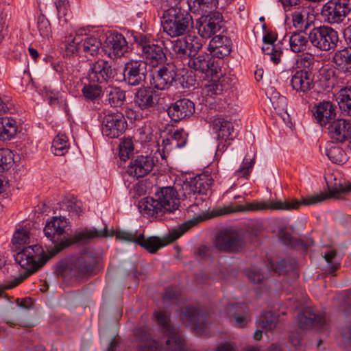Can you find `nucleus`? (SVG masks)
I'll list each match as a JSON object with an SVG mask.
<instances>
[{
    "label": "nucleus",
    "instance_id": "nucleus-27",
    "mask_svg": "<svg viewBox=\"0 0 351 351\" xmlns=\"http://www.w3.org/2000/svg\"><path fill=\"white\" fill-rule=\"evenodd\" d=\"M107 48L109 55L114 58L122 56L128 50V43L121 34H111L107 38Z\"/></svg>",
    "mask_w": 351,
    "mask_h": 351
},
{
    "label": "nucleus",
    "instance_id": "nucleus-7",
    "mask_svg": "<svg viewBox=\"0 0 351 351\" xmlns=\"http://www.w3.org/2000/svg\"><path fill=\"white\" fill-rule=\"evenodd\" d=\"M245 245V239L242 232L232 229L221 231L216 237L215 247L219 251L227 253L241 252Z\"/></svg>",
    "mask_w": 351,
    "mask_h": 351
},
{
    "label": "nucleus",
    "instance_id": "nucleus-37",
    "mask_svg": "<svg viewBox=\"0 0 351 351\" xmlns=\"http://www.w3.org/2000/svg\"><path fill=\"white\" fill-rule=\"evenodd\" d=\"M104 93L108 104L112 107L121 106L125 99V92L118 87L109 86L105 88Z\"/></svg>",
    "mask_w": 351,
    "mask_h": 351
},
{
    "label": "nucleus",
    "instance_id": "nucleus-6",
    "mask_svg": "<svg viewBox=\"0 0 351 351\" xmlns=\"http://www.w3.org/2000/svg\"><path fill=\"white\" fill-rule=\"evenodd\" d=\"M308 38L314 47L323 51L335 49L339 40L338 32L328 25L313 28L308 34Z\"/></svg>",
    "mask_w": 351,
    "mask_h": 351
},
{
    "label": "nucleus",
    "instance_id": "nucleus-45",
    "mask_svg": "<svg viewBox=\"0 0 351 351\" xmlns=\"http://www.w3.org/2000/svg\"><path fill=\"white\" fill-rule=\"evenodd\" d=\"M255 163V156L250 160L245 158L241 167L234 172V176L237 178H245L247 180L252 171Z\"/></svg>",
    "mask_w": 351,
    "mask_h": 351
},
{
    "label": "nucleus",
    "instance_id": "nucleus-18",
    "mask_svg": "<svg viewBox=\"0 0 351 351\" xmlns=\"http://www.w3.org/2000/svg\"><path fill=\"white\" fill-rule=\"evenodd\" d=\"M155 161L149 156H138L132 160L126 169L128 176L136 179L143 178L148 175L153 169Z\"/></svg>",
    "mask_w": 351,
    "mask_h": 351
},
{
    "label": "nucleus",
    "instance_id": "nucleus-23",
    "mask_svg": "<svg viewBox=\"0 0 351 351\" xmlns=\"http://www.w3.org/2000/svg\"><path fill=\"white\" fill-rule=\"evenodd\" d=\"M313 115L321 125H325L335 120V106L330 101H323L314 108Z\"/></svg>",
    "mask_w": 351,
    "mask_h": 351
},
{
    "label": "nucleus",
    "instance_id": "nucleus-57",
    "mask_svg": "<svg viewBox=\"0 0 351 351\" xmlns=\"http://www.w3.org/2000/svg\"><path fill=\"white\" fill-rule=\"evenodd\" d=\"M23 277H16L13 280L5 282L0 286V298L3 297L5 290L12 289L23 282Z\"/></svg>",
    "mask_w": 351,
    "mask_h": 351
},
{
    "label": "nucleus",
    "instance_id": "nucleus-3",
    "mask_svg": "<svg viewBox=\"0 0 351 351\" xmlns=\"http://www.w3.org/2000/svg\"><path fill=\"white\" fill-rule=\"evenodd\" d=\"M180 200L178 193L173 187H163L153 197H146L139 202L141 211L152 217H160L166 213L178 208Z\"/></svg>",
    "mask_w": 351,
    "mask_h": 351
},
{
    "label": "nucleus",
    "instance_id": "nucleus-36",
    "mask_svg": "<svg viewBox=\"0 0 351 351\" xmlns=\"http://www.w3.org/2000/svg\"><path fill=\"white\" fill-rule=\"evenodd\" d=\"M336 99L342 112L351 116V86L341 88Z\"/></svg>",
    "mask_w": 351,
    "mask_h": 351
},
{
    "label": "nucleus",
    "instance_id": "nucleus-20",
    "mask_svg": "<svg viewBox=\"0 0 351 351\" xmlns=\"http://www.w3.org/2000/svg\"><path fill=\"white\" fill-rule=\"evenodd\" d=\"M328 130L332 140L343 143L351 138V121L345 119L333 120Z\"/></svg>",
    "mask_w": 351,
    "mask_h": 351
},
{
    "label": "nucleus",
    "instance_id": "nucleus-14",
    "mask_svg": "<svg viewBox=\"0 0 351 351\" xmlns=\"http://www.w3.org/2000/svg\"><path fill=\"white\" fill-rule=\"evenodd\" d=\"M195 56L190 57L188 61L189 68L201 73H204L208 77L217 78L219 77L218 73L221 69L218 61H215L208 54Z\"/></svg>",
    "mask_w": 351,
    "mask_h": 351
},
{
    "label": "nucleus",
    "instance_id": "nucleus-28",
    "mask_svg": "<svg viewBox=\"0 0 351 351\" xmlns=\"http://www.w3.org/2000/svg\"><path fill=\"white\" fill-rule=\"evenodd\" d=\"M112 232L110 233L108 232L106 226L101 230H97L95 228H85L83 230L76 233L72 238V241L71 242L80 244H86L93 239L112 237Z\"/></svg>",
    "mask_w": 351,
    "mask_h": 351
},
{
    "label": "nucleus",
    "instance_id": "nucleus-11",
    "mask_svg": "<svg viewBox=\"0 0 351 351\" xmlns=\"http://www.w3.org/2000/svg\"><path fill=\"white\" fill-rule=\"evenodd\" d=\"M127 128V122L124 116L119 112L106 114L101 123L103 135L114 138H118Z\"/></svg>",
    "mask_w": 351,
    "mask_h": 351
},
{
    "label": "nucleus",
    "instance_id": "nucleus-9",
    "mask_svg": "<svg viewBox=\"0 0 351 351\" xmlns=\"http://www.w3.org/2000/svg\"><path fill=\"white\" fill-rule=\"evenodd\" d=\"M43 250L38 245H32L24 247L15 256L16 262L26 270L23 275L18 277H23V281L40 267L38 261Z\"/></svg>",
    "mask_w": 351,
    "mask_h": 351
},
{
    "label": "nucleus",
    "instance_id": "nucleus-35",
    "mask_svg": "<svg viewBox=\"0 0 351 351\" xmlns=\"http://www.w3.org/2000/svg\"><path fill=\"white\" fill-rule=\"evenodd\" d=\"M298 323L300 328L307 329L312 326L321 327L324 326L326 319L324 317L315 314H310L309 316L301 313L298 316Z\"/></svg>",
    "mask_w": 351,
    "mask_h": 351
},
{
    "label": "nucleus",
    "instance_id": "nucleus-30",
    "mask_svg": "<svg viewBox=\"0 0 351 351\" xmlns=\"http://www.w3.org/2000/svg\"><path fill=\"white\" fill-rule=\"evenodd\" d=\"M18 131V125L15 119L5 117L0 118V140L7 141L13 138Z\"/></svg>",
    "mask_w": 351,
    "mask_h": 351
},
{
    "label": "nucleus",
    "instance_id": "nucleus-4",
    "mask_svg": "<svg viewBox=\"0 0 351 351\" xmlns=\"http://www.w3.org/2000/svg\"><path fill=\"white\" fill-rule=\"evenodd\" d=\"M161 18L163 31L171 37L184 34L193 23L191 16L178 8L164 10Z\"/></svg>",
    "mask_w": 351,
    "mask_h": 351
},
{
    "label": "nucleus",
    "instance_id": "nucleus-10",
    "mask_svg": "<svg viewBox=\"0 0 351 351\" xmlns=\"http://www.w3.org/2000/svg\"><path fill=\"white\" fill-rule=\"evenodd\" d=\"M177 71L173 64H166L158 69L152 71L150 84L154 88L165 90L169 89L176 82Z\"/></svg>",
    "mask_w": 351,
    "mask_h": 351
},
{
    "label": "nucleus",
    "instance_id": "nucleus-32",
    "mask_svg": "<svg viewBox=\"0 0 351 351\" xmlns=\"http://www.w3.org/2000/svg\"><path fill=\"white\" fill-rule=\"evenodd\" d=\"M218 0H188V5L191 12L197 14H204L211 12L215 8Z\"/></svg>",
    "mask_w": 351,
    "mask_h": 351
},
{
    "label": "nucleus",
    "instance_id": "nucleus-16",
    "mask_svg": "<svg viewBox=\"0 0 351 351\" xmlns=\"http://www.w3.org/2000/svg\"><path fill=\"white\" fill-rule=\"evenodd\" d=\"M171 44L172 52L180 58L193 56L202 47L199 39L191 35L171 41Z\"/></svg>",
    "mask_w": 351,
    "mask_h": 351
},
{
    "label": "nucleus",
    "instance_id": "nucleus-38",
    "mask_svg": "<svg viewBox=\"0 0 351 351\" xmlns=\"http://www.w3.org/2000/svg\"><path fill=\"white\" fill-rule=\"evenodd\" d=\"M101 46V41L95 37H88L83 39L82 51L86 57L94 56L97 54Z\"/></svg>",
    "mask_w": 351,
    "mask_h": 351
},
{
    "label": "nucleus",
    "instance_id": "nucleus-8",
    "mask_svg": "<svg viewBox=\"0 0 351 351\" xmlns=\"http://www.w3.org/2000/svg\"><path fill=\"white\" fill-rule=\"evenodd\" d=\"M350 11L349 0H330L323 5L321 16L326 23L339 25L346 20Z\"/></svg>",
    "mask_w": 351,
    "mask_h": 351
},
{
    "label": "nucleus",
    "instance_id": "nucleus-52",
    "mask_svg": "<svg viewBox=\"0 0 351 351\" xmlns=\"http://www.w3.org/2000/svg\"><path fill=\"white\" fill-rule=\"evenodd\" d=\"M271 104L276 112L282 117V114L287 113V99L283 96H279L276 99L271 100Z\"/></svg>",
    "mask_w": 351,
    "mask_h": 351
},
{
    "label": "nucleus",
    "instance_id": "nucleus-41",
    "mask_svg": "<svg viewBox=\"0 0 351 351\" xmlns=\"http://www.w3.org/2000/svg\"><path fill=\"white\" fill-rule=\"evenodd\" d=\"M29 239V232L26 227L21 226L14 233L12 243L16 249H19L25 245Z\"/></svg>",
    "mask_w": 351,
    "mask_h": 351
},
{
    "label": "nucleus",
    "instance_id": "nucleus-31",
    "mask_svg": "<svg viewBox=\"0 0 351 351\" xmlns=\"http://www.w3.org/2000/svg\"><path fill=\"white\" fill-rule=\"evenodd\" d=\"M332 62L339 69L351 73V47L337 51L332 56Z\"/></svg>",
    "mask_w": 351,
    "mask_h": 351
},
{
    "label": "nucleus",
    "instance_id": "nucleus-21",
    "mask_svg": "<svg viewBox=\"0 0 351 351\" xmlns=\"http://www.w3.org/2000/svg\"><path fill=\"white\" fill-rule=\"evenodd\" d=\"M213 128L217 135L218 141H219L217 152H223L225 147H226V144L223 143V141L226 142L233 138L232 136L234 130L233 124L223 118L218 117L214 119Z\"/></svg>",
    "mask_w": 351,
    "mask_h": 351
},
{
    "label": "nucleus",
    "instance_id": "nucleus-1",
    "mask_svg": "<svg viewBox=\"0 0 351 351\" xmlns=\"http://www.w3.org/2000/svg\"><path fill=\"white\" fill-rule=\"evenodd\" d=\"M155 316L163 337L156 341L149 328L139 327L134 335L138 351H187L185 341L178 329L169 324V317L164 312H156Z\"/></svg>",
    "mask_w": 351,
    "mask_h": 351
},
{
    "label": "nucleus",
    "instance_id": "nucleus-5",
    "mask_svg": "<svg viewBox=\"0 0 351 351\" xmlns=\"http://www.w3.org/2000/svg\"><path fill=\"white\" fill-rule=\"evenodd\" d=\"M69 229V223L64 217H52L44 228L45 235L52 241L53 247L49 250L51 256H53L71 242L66 239V230Z\"/></svg>",
    "mask_w": 351,
    "mask_h": 351
},
{
    "label": "nucleus",
    "instance_id": "nucleus-33",
    "mask_svg": "<svg viewBox=\"0 0 351 351\" xmlns=\"http://www.w3.org/2000/svg\"><path fill=\"white\" fill-rule=\"evenodd\" d=\"M309 39L303 32H295L289 37V46L294 53L304 52L307 49Z\"/></svg>",
    "mask_w": 351,
    "mask_h": 351
},
{
    "label": "nucleus",
    "instance_id": "nucleus-64",
    "mask_svg": "<svg viewBox=\"0 0 351 351\" xmlns=\"http://www.w3.org/2000/svg\"><path fill=\"white\" fill-rule=\"evenodd\" d=\"M342 338L345 343H351V326H346L343 329Z\"/></svg>",
    "mask_w": 351,
    "mask_h": 351
},
{
    "label": "nucleus",
    "instance_id": "nucleus-34",
    "mask_svg": "<svg viewBox=\"0 0 351 351\" xmlns=\"http://www.w3.org/2000/svg\"><path fill=\"white\" fill-rule=\"evenodd\" d=\"M82 36L76 33L66 36L64 43L66 55L73 56L82 51Z\"/></svg>",
    "mask_w": 351,
    "mask_h": 351
},
{
    "label": "nucleus",
    "instance_id": "nucleus-2",
    "mask_svg": "<svg viewBox=\"0 0 351 351\" xmlns=\"http://www.w3.org/2000/svg\"><path fill=\"white\" fill-rule=\"evenodd\" d=\"M205 219H206V217L204 215H199L189 219L172 230L168 237L163 238L158 237H145L143 234L137 236L136 234L124 231L117 232L116 238L125 241L136 243L149 252L154 254L159 249L178 239L192 227Z\"/></svg>",
    "mask_w": 351,
    "mask_h": 351
},
{
    "label": "nucleus",
    "instance_id": "nucleus-56",
    "mask_svg": "<svg viewBox=\"0 0 351 351\" xmlns=\"http://www.w3.org/2000/svg\"><path fill=\"white\" fill-rule=\"evenodd\" d=\"M135 42L141 46L142 53L144 51L145 47L147 46H152V44H154L152 42V38L149 35L138 34L134 36Z\"/></svg>",
    "mask_w": 351,
    "mask_h": 351
},
{
    "label": "nucleus",
    "instance_id": "nucleus-55",
    "mask_svg": "<svg viewBox=\"0 0 351 351\" xmlns=\"http://www.w3.org/2000/svg\"><path fill=\"white\" fill-rule=\"evenodd\" d=\"M205 90L206 95L211 97L220 95L223 91L222 86L216 82H212L207 85L205 88Z\"/></svg>",
    "mask_w": 351,
    "mask_h": 351
},
{
    "label": "nucleus",
    "instance_id": "nucleus-49",
    "mask_svg": "<svg viewBox=\"0 0 351 351\" xmlns=\"http://www.w3.org/2000/svg\"><path fill=\"white\" fill-rule=\"evenodd\" d=\"M83 96L88 100H95L98 98L102 92L101 87L95 83L85 85L82 90Z\"/></svg>",
    "mask_w": 351,
    "mask_h": 351
},
{
    "label": "nucleus",
    "instance_id": "nucleus-19",
    "mask_svg": "<svg viewBox=\"0 0 351 351\" xmlns=\"http://www.w3.org/2000/svg\"><path fill=\"white\" fill-rule=\"evenodd\" d=\"M195 112V104L189 99L182 98L172 104L167 109V113L171 120L180 121L190 117Z\"/></svg>",
    "mask_w": 351,
    "mask_h": 351
},
{
    "label": "nucleus",
    "instance_id": "nucleus-53",
    "mask_svg": "<svg viewBox=\"0 0 351 351\" xmlns=\"http://www.w3.org/2000/svg\"><path fill=\"white\" fill-rule=\"evenodd\" d=\"M336 255L337 252L335 250H330L326 253L324 256L326 261L329 264L328 273L330 274H332L339 266V263L332 262V259L336 256Z\"/></svg>",
    "mask_w": 351,
    "mask_h": 351
},
{
    "label": "nucleus",
    "instance_id": "nucleus-42",
    "mask_svg": "<svg viewBox=\"0 0 351 351\" xmlns=\"http://www.w3.org/2000/svg\"><path fill=\"white\" fill-rule=\"evenodd\" d=\"M54 3L60 21L67 23L71 16L69 2L67 0H56Z\"/></svg>",
    "mask_w": 351,
    "mask_h": 351
},
{
    "label": "nucleus",
    "instance_id": "nucleus-63",
    "mask_svg": "<svg viewBox=\"0 0 351 351\" xmlns=\"http://www.w3.org/2000/svg\"><path fill=\"white\" fill-rule=\"evenodd\" d=\"M278 237H279V239L280 240V241L284 245H292L293 237L289 232H287L283 230H281L279 232Z\"/></svg>",
    "mask_w": 351,
    "mask_h": 351
},
{
    "label": "nucleus",
    "instance_id": "nucleus-39",
    "mask_svg": "<svg viewBox=\"0 0 351 351\" xmlns=\"http://www.w3.org/2000/svg\"><path fill=\"white\" fill-rule=\"evenodd\" d=\"M326 155L333 163H343L346 160V154L339 146L329 144L326 148Z\"/></svg>",
    "mask_w": 351,
    "mask_h": 351
},
{
    "label": "nucleus",
    "instance_id": "nucleus-24",
    "mask_svg": "<svg viewBox=\"0 0 351 351\" xmlns=\"http://www.w3.org/2000/svg\"><path fill=\"white\" fill-rule=\"evenodd\" d=\"M291 85L297 92H308L314 86L312 73L308 71H297L291 77Z\"/></svg>",
    "mask_w": 351,
    "mask_h": 351
},
{
    "label": "nucleus",
    "instance_id": "nucleus-44",
    "mask_svg": "<svg viewBox=\"0 0 351 351\" xmlns=\"http://www.w3.org/2000/svg\"><path fill=\"white\" fill-rule=\"evenodd\" d=\"M277 323L278 317L271 311L263 313L258 319L259 326L269 330L274 329Z\"/></svg>",
    "mask_w": 351,
    "mask_h": 351
},
{
    "label": "nucleus",
    "instance_id": "nucleus-15",
    "mask_svg": "<svg viewBox=\"0 0 351 351\" xmlns=\"http://www.w3.org/2000/svg\"><path fill=\"white\" fill-rule=\"evenodd\" d=\"M147 76V63L141 60H130L123 69V79L130 86H143Z\"/></svg>",
    "mask_w": 351,
    "mask_h": 351
},
{
    "label": "nucleus",
    "instance_id": "nucleus-47",
    "mask_svg": "<svg viewBox=\"0 0 351 351\" xmlns=\"http://www.w3.org/2000/svg\"><path fill=\"white\" fill-rule=\"evenodd\" d=\"M241 308H242V306L239 304H230L227 306L226 311L228 316L234 318L236 326L242 328L247 324V319L246 317L237 315L236 311Z\"/></svg>",
    "mask_w": 351,
    "mask_h": 351
},
{
    "label": "nucleus",
    "instance_id": "nucleus-59",
    "mask_svg": "<svg viewBox=\"0 0 351 351\" xmlns=\"http://www.w3.org/2000/svg\"><path fill=\"white\" fill-rule=\"evenodd\" d=\"M230 51L231 48L228 43L210 51V53H213V55L218 58H223V57L228 56Z\"/></svg>",
    "mask_w": 351,
    "mask_h": 351
},
{
    "label": "nucleus",
    "instance_id": "nucleus-54",
    "mask_svg": "<svg viewBox=\"0 0 351 351\" xmlns=\"http://www.w3.org/2000/svg\"><path fill=\"white\" fill-rule=\"evenodd\" d=\"M227 37L223 36H216L212 38L208 45V49L210 51L217 49L218 47L228 43Z\"/></svg>",
    "mask_w": 351,
    "mask_h": 351
},
{
    "label": "nucleus",
    "instance_id": "nucleus-25",
    "mask_svg": "<svg viewBox=\"0 0 351 351\" xmlns=\"http://www.w3.org/2000/svg\"><path fill=\"white\" fill-rule=\"evenodd\" d=\"M142 56L145 60L144 62L153 67L162 64L167 60L162 47L157 44L145 47Z\"/></svg>",
    "mask_w": 351,
    "mask_h": 351
},
{
    "label": "nucleus",
    "instance_id": "nucleus-17",
    "mask_svg": "<svg viewBox=\"0 0 351 351\" xmlns=\"http://www.w3.org/2000/svg\"><path fill=\"white\" fill-rule=\"evenodd\" d=\"M115 74V70L112 68L108 61L98 60L92 64L88 73V78L90 83L101 84L113 78Z\"/></svg>",
    "mask_w": 351,
    "mask_h": 351
},
{
    "label": "nucleus",
    "instance_id": "nucleus-62",
    "mask_svg": "<svg viewBox=\"0 0 351 351\" xmlns=\"http://www.w3.org/2000/svg\"><path fill=\"white\" fill-rule=\"evenodd\" d=\"M293 26L296 28H301L304 22V15L301 12L295 11L292 14Z\"/></svg>",
    "mask_w": 351,
    "mask_h": 351
},
{
    "label": "nucleus",
    "instance_id": "nucleus-12",
    "mask_svg": "<svg viewBox=\"0 0 351 351\" xmlns=\"http://www.w3.org/2000/svg\"><path fill=\"white\" fill-rule=\"evenodd\" d=\"M198 34L204 38H209L219 32L223 26V16L219 12L202 14L197 21Z\"/></svg>",
    "mask_w": 351,
    "mask_h": 351
},
{
    "label": "nucleus",
    "instance_id": "nucleus-13",
    "mask_svg": "<svg viewBox=\"0 0 351 351\" xmlns=\"http://www.w3.org/2000/svg\"><path fill=\"white\" fill-rule=\"evenodd\" d=\"M97 258L93 252H85L72 261L70 269L72 274L82 278L94 274Z\"/></svg>",
    "mask_w": 351,
    "mask_h": 351
},
{
    "label": "nucleus",
    "instance_id": "nucleus-50",
    "mask_svg": "<svg viewBox=\"0 0 351 351\" xmlns=\"http://www.w3.org/2000/svg\"><path fill=\"white\" fill-rule=\"evenodd\" d=\"M186 137L187 134L184 131V130H177L169 137L170 143H171L172 146L174 147H183L186 143Z\"/></svg>",
    "mask_w": 351,
    "mask_h": 351
},
{
    "label": "nucleus",
    "instance_id": "nucleus-22",
    "mask_svg": "<svg viewBox=\"0 0 351 351\" xmlns=\"http://www.w3.org/2000/svg\"><path fill=\"white\" fill-rule=\"evenodd\" d=\"M182 317L186 322L191 324L198 332H204L206 316L199 308L186 306L182 311Z\"/></svg>",
    "mask_w": 351,
    "mask_h": 351
},
{
    "label": "nucleus",
    "instance_id": "nucleus-51",
    "mask_svg": "<svg viewBox=\"0 0 351 351\" xmlns=\"http://www.w3.org/2000/svg\"><path fill=\"white\" fill-rule=\"evenodd\" d=\"M37 28L41 36L48 37L51 32V25L44 14H40L37 19Z\"/></svg>",
    "mask_w": 351,
    "mask_h": 351
},
{
    "label": "nucleus",
    "instance_id": "nucleus-61",
    "mask_svg": "<svg viewBox=\"0 0 351 351\" xmlns=\"http://www.w3.org/2000/svg\"><path fill=\"white\" fill-rule=\"evenodd\" d=\"M247 278L253 283H261L264 276L258 270L250 269L247 272Z\"/></svg>",
    "mask_w": 351,
    "mask_h": 351
},
{
    "label": "nucleus",
    "instance_id": "nucleus-40",
    "mask_svg": "<svg viewBox=\"0 0 351 351\" xmlns=\"http://www.w3.org/2000/svg\"><path fill=\"white\" fill-rule=\"evenodd\" d=\"M68 138L64 134H58L52 142L51 150L56 156H64L69 150Z\"/></svg>",
    "mask_w": 351,
    "mask_h": 351
},
{
    "label": "nucleus",
    "instance_id": "nucleus-48",
    "mask_svg": "<svg viewBox=\"0 0 351 351\" xmlns=\"http://www.w3.org/2000/svg\"><path fill=\"white\" fill-rule=\"evenodd\" d=\"M119 157L122 160L128 159L134 151V145L132 141L130 138H123L119 146Z\"/></svg>",
    "mask_w": 351,
    "mask_h": 351
},
{
    "label": "nucleus",
    "instance_id": "nucleus-26",
    "mask_svg": "<svg viewBox=\"0 0 351 351\" xmlns=\"http://www.w3.org/2000/svg\"><path fill=\"white\" fill-rule=\"evenodd\" d=\"M156 93L149 88H139L134 96V104L141 110L153 108L157 104Z\"/></svg>",
    "mask_w": 351,
    "mask_h": 351
},
{
    "label": "nucleus",
    "instance_id": "nucleus-58",
    "mask_svg": "<svg viewBox=\"0 0 351 351\" xmlns=\"http://www.w3.org/2000/svg\"><path fill=\"white\" fill-rule=\"evenodd\" d=\"M176 147L172 146L170 143V138L163 139L160 145H159V152L162 158H165L169 153Z\"/></svg>",
    "mask_w": 351,
    "mask_h": 351
},
{
    "label": "nucleus",
    "instance_id": "nucleus-46",
    "mask_svg": "<svg viewBox=\"0 0 351 351\" xmlns=\"http://www.w3.org/2000/svg\"><path fill=\"white\" fill-rule=\"evenodd\" d=\"M14 154L9 149H0V173L8 170L12 165Z\"/></svg>",
    "mask_w": 351,
    "mask_h": 351
},
{
    "label": "nucleus",
    "instance_id": "nucleus-60",
    "mask_svg": "<svg viewBox=\"0 0 351 351\" xmlns=\"http://www.w3.org/2000/svg\"><path fill=\"white\" fill-rule=\"evenodd\" d=\"M139 140L141 142H149L153 138V134L150 128H144L138 130Z\"/></svg>",
    "mask_w": 351,
    "mask_h": 351
},
{
    "label": "nucleus",
    "instance_id": "nucleus-29",
    "mask_svg": "<svg viewBox=\"0 0 351 351\" xmlns=\"http://www.w3.org/2000/svg\"><path fill=\"white\" fill-rule=\"evenodd\" d=\"M213 180L209 176L199 175L193 178L189 185L190 190L195 194H205L210 191Z\"/></svg>",
    "mask_w": 351,
    "mask_h": 351
},
{
    "label": "nucleus",
    "instance_id": "nucleus-43",
    "mask_svg": "<svg viewBox=\"0 0 351 351\" xmlns=\"http://www.w3.org/2000/svg\"><path fill=\"white\" fill-rule=\"evenodd\" d=\"M315 64V57L313 54L303 52L297 56L295 64L300 70L311 69Z\"/></svg>",
    "mask_w": 351,
    "mask_h": 351
}]
</instances>
